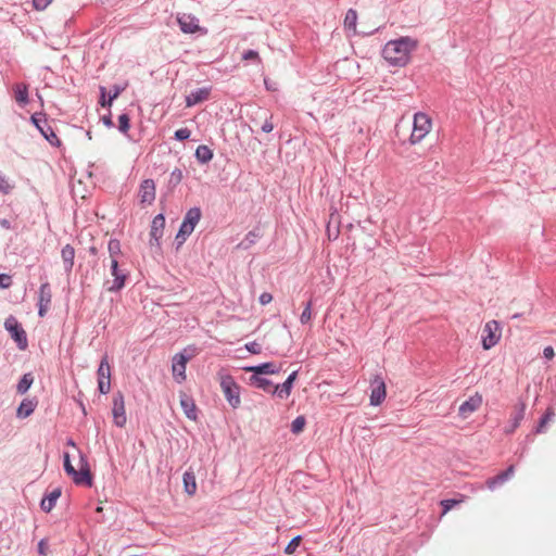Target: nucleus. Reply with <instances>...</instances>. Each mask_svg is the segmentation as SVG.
Segmentation results:
<instances>
[{
    "instance_id": "1",
    "label": "nucleus",
    "mask_w": 556,
    "mask_h": 556,
    "mask_svg": "<svg viewBox=\"0 0 556 556\" xmlns=\"http://www.w3.org/2000/svg\"><path fill=\"white\" fill-rule=\"evenodd\" d=\"M418 47V40L409 36L388 41L381 54L391 66L404 67L410 61V54Z\"/></svg>"
},
{
    "instance_id": "2",
    "label": "nucleus",
    "mask_w": 556,
    "mask_h": 556,
    "mask_svg": "<svg viewBox=\"0 0 556 556\" xmlns=\"http://www.w3.org/2000/svg\"><path fill=\"white\" fill-rule=\"evenodd\" d=\"M201 217L202 211L199 206L190 207L186 212L175 237L176 250H179V248L186 242L187 238L193 232Z\"/></svg>"
},
{
    "instance_id": "3",
    "label": "nucleus",
    "mask_w": 556,
    "mask_h": 556,
    "mask_svg": "<svg viewBox=\"0 0 556 556\" xmlns=\"http://www.w3.org/2000/svg\"><path fill=\"white\" fill-rule=\"evenodd\" d=\"M200 349L195 344H189L180 352L176 353L173 357L172 371L174 379L181 383L186 380V366L187 363L197 356Z\"/></svg>"
},
{
    "instance_id": "4",
    "label": "nucleus",
    "mask_w": 556,
    "mask_h": 556,
    "mask_svg": "<svg viewBox=\"0 0 556 556\" xmlns=\"http://www.w3.org/2000/svg\"><path fill=\"white\" fill-rule=\"evenodd\" d=\"M29 121L35 126V128L40 132V135L52 147L61 148L63 146L62 141L59 139L52 127L49 125L47 113L36 112L31 114Z\"/></svg>"
},
{
    "instance_id": "5",
    "label": "nucleus",
    "mask_w": 556,
    "mask_h": 556,
    "mask_svg": "<svg viewBox=\"0 0 556 556\" xmlns=\"http://www.w3.org/2000/svg\"><path fill=\"white\" fill-rule=\"evenodd\" d=\"M218 376L226 401L233 409L238 408L241 404L240 386L230 374L218 372Z\"/></svg>"
},
{
    "instance_id": "6",
    "label": "nucleus",
    "mask_w": 556,
    "mask_h": 556,
    "mask_svg": "<svg viewBox=\"0 0 556 556\" xmlns=\"http://www.w3.org/2000/svg\"><path fill=\"white\" fill-rule=\"evenodd\" d=\"M4 329L9 332L11 339L16 343V346L21 351H25L28 348L27 333L24 330L22 324L13 316L10 315L4 321Z\"/></svg>"
},
{
    "instance_id": "7",
    "label": "nucleus",
    "mask_w": 556,
    "mask_h": 556,
    "mask_svg": "<svg viewBox=\"0 0 556 556\" xmlns=\"http://www.w3.org/2000/svg\"><path fill=\"white\" fill-rule=\"evenodd\" d=\"M432 122L428 114L424 112H417L414 115L413 130L408 138L410 144L420 142L426 135L430 131Z\"/></svg>"
},
{
    "instance_id": "8",
    "label": "nucleus",
    "mask_w": 556,
    "mask_h": 556,
    "mask_svg": "<svg viewBox=\"0 0 556 556\" xmlns=\"http://www.w3.org/2000/svg\"><path fill=\"white\" fill-rule=\"evenodd\" d=\"M176 21L179 26V29L184 34L193 35L198 33L201 36L207 34V28L200 26L199 18L192 14H177Z\"/></svg>"
},
{
    "instance_id": "9",
    "label": "nucleus",
    "mask_w": 556,
    "mask_h": 556,
    "mask_svg": "<svg viewBox=\"0 0 556 556\" xmlns=\"http://www.w3.org/2000/svg\"><path fill=\"white\" fill-rule=\"evenodd\" d=\"M501 330V324L497 320H490L485 324L481 337L483 350H490L498 343Z\"/></svg>"
},
{
    "instance_id": "10",
    "label": "nucleus",
    "mask_w": 556,
    "mask_h": 556,
    "mask_svg": "<svg viewBox=\"0 0 556 556\" xmlns=\"http://www.w3.org/2000/svg\"><path fill=\"white\" fill-rule=\"evenodd\" d=\"M112 415L116 427L123 428L126 425L125 397L124 393L119 390L114 392L112 397Z\"/></svg>"
},
{
    "instance_id": "11",
    "label": "nucleus",
    "mask_w": 556,
    "mask_h": 556,
    "mask_svg": "<svg viewBox=\"0 0 556 556\" xmlns=\"http://www.w3.org/2000/svg\"><path fill=\"white\" fill-rule=\"evenodd\" d=\"M110 271L114 279L112 285L108 288V291L119 292L126 286L127 279L129 278V271L119 267L118 260L111 261Z\"/></svg>"
},
{
    "instance_id": "12",
    "label": "nucleus",
    "mask_w": 556,
    "mask_h": 556,
    "mask_svg": "<svg viewBox=\"0 0 556 556\" xmlns=\"http://www.w3.org/2000/svg\"><path fill=\"white\" fill-rule=\"evenodd\" d=\"M128 81H124L123 84H115L111 87L110 92H106V88L104 86L99 87L100 98L99 104L102 108H111L114 100L117 99L122 92H124L128 88Z\"/></svg>"
},
{
    "instance_id": "13",
    "label": "nucleus",
    "mask_w": 556,
    "mask_h": 556,
    "mask_svg": "<svg viewBox=\"0 0 556 556\" xmlns=\"http://www.w3.org/2000/svg\"><path fill=\"white\" fill-rule=\"evenodd\" d=\"M386 382L380 375H376L375 378L370 381L369 403L371 406H379L386 400Z\"/></svg>"
},
{
    "instance_id": "14",
    "label": "nucleus",
    "mask_w": 556,
    "mask_h": 556,
    "mask_svg": "<svg viewBox=\"0 0 556 556\" xmlns=\"http://www.w3.org/2000/svg\"><path fill=\"white\" fill-rule=\"evenodd\" d=\"M52 301L51 285L46 280L40 285L37 299L38 316L45 317L50 309Z\"/></svg>"
},
{
    "instance_id": "15",
    "label": "nucleus",
    "mask_w": 556,
    "mask_h": 556,
    "mask_svg": "<svg viewBox=\"0 0 556 556\" xmlns=\"http://www.w3.org/2000/svg\"><path fill=\"white\" fill-rule=\"evenodd\" d=\"M77 451H78V457H79V462H78L79 468L77 469L78 470V478H77L78 482H80V485L91 488L93 484V476H92V472L90 469L88 457L81 450L77 448Z\"/></svg>"
},
{
    "instance_id": "16",
    "label": "nucleus",
    "mask_w": 556,
    "mask_h": 556,
    "mask_svg": "<svg viewBox=\"0 0 556 556\" xmlns=\"http://www.w3.org/2000/svg\"><path fill=\"white\" fill-rule=\"evenodd\" d=\"M165 228V214L164 212L159 213L154 216L150 227V245L161 248V239Z\"/></svg>"
},
{
    "instance_id": "17",
    "label": "nucleus",
    "mask_w": 556,
    "mask_h": 556,
    "mask_svg": "<svg viewBox=\"0 0 556 556\" xmlns=\"http://www.w3.org/2000/svg\"><path fill=\"white\" fill-rule=\"evenodd\" d=\"M139 202L141 205H151L155 200V182L151 178L143 179L138 191Z\"/></svg>"
},
{
    "instance_id": "18",
    "label": "nucleus",
    "mask_w": 556,
    "mask_h": 556,
    "mask_svg": "<svg viewBox=\"0 0 556 556\" xmlns=\"http://www.w3.org/2000/svg\"><path fill=\"white\" fill-rule=\"evenodd\" d=\"M526 401L522 399L518 400V403L515 406V410L509 420V425L505 428V433L510 434L516 431V429L520 426L522 419L525 418L526 413Z\"/></svg>"
},
{
    "instance_id": "19",
    "label": "nucleus",
    "mask_w": 556,
    "mask_h": 556,
    "mask_svg": "<svg viewBox=\"0 0 556 556\" xmlns=\"http://www.w3.org/2000/svg\"><path fill=\"white\" fill-rule=\"evenodd\" d=\"M298 375L299 370H294L287 377V379L281 384L275 386L273 395L281 400L288 399L292 392Z\"/></svg>"
},
{
    "instance_id": "20",
    "label": "nucleus",
    "mask_w": 556,
    "mask_h": 556,
    "mask_svg": "<svg viewBox=\"0 0 556 556\" xmlns=\"http://www.w3.org/2000/svg\"><path fill=\"white\" fill-rule=\"evenodd\" d=\"M179 397L180 406L186 417L192 421H197L199 419V409L193 397L185 392H181Z\"/></svg>"
},
{
    "instance_id": "21",
    "label": "nucleus",
    "mask_w": 556,
    "mask_h": 556,
    "mask_svg": "<svg viewBox=\"0 0 556 556\" xmlns=\"http://www.w3.org/2000/svg\"><path fill=\"white\" fill-rule=\"evenodd\" d=\"M211 92L212 86H206L192 90L189 94L185 97L186 106L191 108L208 100Z\"/></svg>"
},
{
    "instance_id": "22",
    "label": "nucleus",
    "mask_w": 556,
    "mask_h": 556,
    "mask_svg": "<svg viewBox=\"0 0 556 556\" xmlns=\"http://www.w3.org/2000/svg\"><path fill=\"white\" fill-rule=\"evenodd\" d=\"M482 404V395L475 393L468 400L463 402L458 408V415L462 418H467L470 414L476 412Z\"/></svg>"
},
{
    "instance_id": "23",
    "label": "nucleus",
    "mask_w": 556,
    "mask_h": 556,
    "mask_svg": "<svg viewBox=\"0 0 556 556\" xmlns=\"http://www.w3.org/2000/svg\"><path fill=\"white\" fill-rule=\"evenodd\" d=\"M244 370L257 376L277 375L281 371V366H277L274 362H264L254 366L245 367Z\"/></svg>"
},
{
    "instance_id": "24",
    "label": "nucleus",
    "mask_w": 556,
    "mask_h": 556,
    "mask_svg": "<svg viewBox=\"0 0 556 556\" xmlns=\"http://www.w3.org/2000/svg\"><path fill=\"white\" fill-rule=\"evenodd\" d=\"M515 472V465L508 466L505 470L498 472L497 475L490 477L485 481V485L490 490H495L501 486L504 482H506Z\"/></svg>"
},
{
    "instance_id": "25",
    "label": "nucleus",
    "mask_w": 556,
    "mask_h": 556,
    "mask_svg": "<svg viewBox=\"0 0 556 556\" xmlns=\"http://www.w3.org/2000/svg\"><path fill=\"white\" fill-rule=\"evenodd\" d=\"M37 405H38L37 397L23 399L16 408V417L20 419H25V418L29 417L35 412Z\"/></svg>"
},
{
    "instance_id": "26",
    "label": "nucleus",
    "mask_w": 556,
    "mask_h": 556,
    "mask_svg": "<svg viewBox=\"0 0 556 556\" xmlns=\"http://www.w3.org/2000/svg\"><path fill=\"white\" fill-rule=\"evenodd\" d=\"M62 494V489L60 486L54 488L51 492L46 493L45 496L40 501V509L45 513H50L56 504V501L60 498Z\"/></svg>"
},
{
    "instance_id": "27",
    "label": "nucleus",
    "mask_w": 556,
    "mask_h": 556,
    "mask_svg": "<svg viewBox=\"0 0 556 556\" xmlns=\"http://www.w3.org/2000/svg\"><path fill=\"white\" fill-rule=\"evenodd\" d=\"M262 237L263 232L261 227L256 226L245 235L244 239L237 244L236 249L247 251L253 247Z\"/></svg>"
},
{
    "instance_id": "28",
    "label": "nucleus",
    "mask_w": 556,
    "mask_h": 556,
    "mask_svg": "<svg viewBox=\"0 0 556 556\" xmlns=\"http://www.w3.org/2000/svg\"><path fill=\"white\" fill-rule=\"evenodd\" d=\"M61 257L64 266V271L70 275L74 267L75 249L72 244H66L61 250Z\"/></svg>"
},
{
    "instance_id": "29",
    "label": "nucleus",
    "mask_w": 556,
    "mask_h": 556,
    "mask_svg": "<svg viewBox=\"0 0 556 556\" xmlns=\"http://www.w3.org/2000/svg\"><path fill=\"white\" fill-rule=\"evenodd\" d=\"M249 383H250V386L255 387V388L263 390L264 392L273 395L275 386L271 380H269L263 376L251 375L249 378Z\"/></svg>"
},
{
    "instance_id": "30",
    "label": "nucleus",
    "mask_w": 556,
    "mask_h": 556,
    "mask_svg": "<svg viewBox=\"0 0 556 556\" xmlns=\"http://www.w3.org/2000/svg\"><path fill=\"white\" fill-rule=\"evenodd\" d=\"M555 416L553 407H547L545 413L540 417L538 425L533 428L532 432L527 435V440H530L532 434H539L545 432L546 425Z\"/></svg>"
},
{
    "instance_id": "31",
    "label": "nucleus",
    "mask_w": 556,
    "mask_h": 556,
    "mask_svg": "<svg viewBox=\"0 0 556 556\" xmlns=\"http://www.w3.org/2000/svg\"><path fill=\"white\" fill-rule=\"evenodd\" d=\"M184 491L188 495H194L197 492L195 475L191 468L185 471L182 476Z\"/></svg>"
},
{
    "instance_id": "32",
    "label": "nucleus",
    "mask_w": 556,
    "mask_h": 556,
    "mask_svg": "<svg viewBox=\"0 0 556 556\" xmlns=\"http://www.w3.org/2000/svg\"><path fill=\"white\" fill-rule=\"evenodd\" d=\"M14 97L16 102L21 106H25L29 102V96H28V86L24 83L15 84L14 85Z\"/></svg>"
},
{
    "instance_id": "33",
    "label": "nucleus",
    "mask_w": 556,
    "mask_h": 556,
    "mask_svg": "<svg viewBox=\"0 0 556 556\" xmlns=\"http://www.w3.org/2000/svg\"><path fill=\"white\" fill-rule=\"evenodd\" d=\"M111 366L109 364V356L104 354L100 361L97 369V381L111 380Z\"/></svg>"
},
{
    "instance_id": "34",
    "label": "nucleus",
    "mask_w": 556,
    "mask_h": 556,
    "mask_svg": "<svg viewBox=\"0 0 556 556\" xmlns=\"http://www.w3.org/2000/svg\"><path fill=\"white\" fill-rule=\"evenodd\" d=\"M213 156V150L205 144H201L195 149L194 157L202 165L210 163Z\"/></svg>"
},
{
    "instance_id": "35",
    "label": "nucleus",
    "mask_w": 556,
    "mask_h": 556,
    "mask_svg": "<svg viewBox=\"0 0 556 556\" xmlns=\"http://www.w3.org/2000/svg\"><path fill=\"white\" fill-rule=\"evenodd\" d=\"M356 23H357V12L354 9H349L345 17H344V29L346 31H352L353 35H357L356 30Z\"/></svg>"
},
{
    "instance_id": "36",
    "label": "nucleus",
    "mask_w": 556,
    "mask_h": 556,
    "mask_svg": "<svg viewBox=\"0 0 556 556\" xmlns=\"http://www.w3.org/2000/svg\"><path fill=\"white\" fill-rule=\"evenodd\" d=\"M63 468L67 476L72 477L73 482L76 485H80V482H78V470L72 465L71 456L67 452H64L63 454Z\"/></svg>"
},
{
    "instance_id": "37",
    "label": "nucleus",
    "mask_w": 556,
    "mask_h": 556,
    "mask_svg": "<svg viewBox=\"0 0 556 556\" xmlns=\"http://www.w3.org/2000/svg\"><path fill=\"white\" fill-rule=\"evenodd\" d=\"M33 383H34V376H33V374L31 372L24 374L21 377V379H20V381H18V383L16 386L17 394L23 395V394L27 393V391L30 389Z\"/></svg>"
},
{
    "instance_id": "38",
    "label": "nucleus",
    "mask_w": 556,
    "mask_h": 556,
    "mask_svg": "<svg viewBox=\"0 0 556 556\" xmlns=\"http://www.w3.org/2000/svg\"><path fill=\"white\" fill-rule=\"evenodd\" d=\"M108 251L112 260H118V256L122 255V245L121 241L116 238H111L108 243Z\"/></svg>"
},
{
    "instance_id": "39",
    "label": "nucleus",
    "mask_w": 556,
    "mask_h": 556,
    "mask_svg": "<svg viewBox=\"0 0 556 556\" xmlns=\"http://www.w3.org/2000/svg\"><path fill=\"white\" fill-rule=\"evenodd\" d=\"M131 127V124H130V116L128 113H122L121 115H118V131L122 132L123 135H128V131Z\"/></svg>"
},
{
    "instance_id": "40",
    "label": "nucleus",
    "mask_w": 556,
    "mask_h": 556,
    "mask_svg": "<svg viewBox=\"0 0 556 556\" xmlns=\"http://www.w3.org/2000/svg\"><path fill=\"white\" fill-rule=\"evenodd\" d=\"M184 175L182 170L180 168H175L169 176L168 179V189L173 190L175 189L182 180Z\"/></svg>"
},
{
    "instance_id": "41",
    "label": "nucleus",
    "mask_w": 556,
    "mask_h": 556,
    "mask_svg": "<svg viewBox=\"0 0 556 556\" xmlns=\"http://www.w3.org/2000/svg\"><path fill=\"white\" fill-rule=\"evenodd\" d=\"M305 425L306 418L303 415L298 416L292 420L290 430L293 434H299L304 430Z\"/></svg>"
},
{
    "instance_id": "42",
    "label": "nucleus",
    "mask_w": 556,
    "mask_h": 556,
    "mask_svg": "<svg viewBox=\"0 0 556 556\" xmlns=\"http://www.w3.org/2000/svg\"><path fill=\"white\" fill-rule=\"evenodd\" d=\"M301 541H302V535H296V536L292 538L285 547V551H283L285 554H287V555L293 554L296 551V548L299 547Z\"/></svg>"
},
{
    "instance_id": "43",
    "label": "nucleus",
    "mask_w": 556,
    "mask_h": 556,
    "mask_svg": "<svg viewBox=\"0 0 556 556\" xmlns=\"http://www.w3.org/2000/svg\"><path fill=\"white\" fill-rule=\"evenodd\" d=\"M312 305H313L312 300L306 302L304 309L300 316V321L302 325H306L312 319Z\"/></svg>"
},
{
    "instance_id": "44",
    "label": "nucleus",
    "mask_w": 556,
    "mask_h": 556,
    "mask_svg": "<svg viewBox=\"0 0 556 556\" xmlns=\"http://www.w3.org/2000/svg\"><path fill=\"white\" fill-rule=\"evenodd\" d=\"M460 501L456 498H444L441 501L440 505L442 507V514H446L452 508H454L456 505H458Z\"/></svg>"
},
{
    "instance_id": "45",
    "label": "nucleus",
    "mask_w": 556,
    "mask_h": 556,
    "mask_svg": "<svg viewBox=\"0 0 556 556\" xmlns=\"http://www.w3.org/2000/svg\"><path fill=\"white\" fill-rule=\"evenodd\" d=\"M190 136H191V130L187 127L179 128L174 132V139L177 141H180V142L189 139Z\"/></svg>"
},
{
    "instance_id": "46",
    "label": "nucleus",
    "mask_w": 556,
    "mask_h": 556,
    "mask_svg": "<svg viewBox=\"0 0 556 556\" xmlns=\"http://www.w3.org/2000/svg\"><path fill=\"white\" fill-rule=\"evenodd\" d=\"M242 60L261 62L260 54L256 50L249 49L242 53Z\"/></svg>"
},
{
    "instance_id": "47",
    "label": "nucleus",
    "mask_w": 556,
    "mask_h": 556,
    "mask_svg": "<svg viewBox=\"0 0 556 556\" xmlns=\"http://www.w3.org/2000/svg\"><path fill=\"white\" fill-rule=\"evenodd\" d=\"M48 551H49L48 539L43 538L37 544V552H38L39 556H47Z\"/></svg>"
},
{
    "instance_id": "48",
    "label": "nucleus",
    "mask_w": 556,
    "mask_h": 556,
    "mask_svg": "<svg viewBox=\"0 0 556 556\" xmlns=\"http://www.w3.org/2000/svg\"><path fill=\"white\" fill-rule=\"evenodd\" d=\"M13 189V186L9 184L7 178L0 175V192L3 194H10Z\"/></svg>"
},
{
    "instance_id": "49",
    "label": "nucleus",
    "mask_w": 556,
    "mask_h": 556,
    "mask_svg": "<svg viewBox=\"0 0 556 556\" xmlns=\"http://www.w3.org/2000/svg\"><path fill=\"white\" fill-rule=\"evenodd\" d=\"M111 390V380L98 381V392L102 395H106Z\"/></svg>"
},
{
    "instance_id": "50",
    "label": "nucleus",
    "mask_w": 556,
    "mask_h": 556,
    "mask_svg": "<svg viewBox=\"0 0 556 556\" xmlns=\"http://www.w3.org/2000/svg\"><path fill=\"white\" fill-rule=\"evenodd\" d=\"M245 350L251 354H261L262 345L256 341H252L245 344Z\"/></svg>"
},
{
    "instance_id": "51",
    "label": "nucleus",
    "mask_w": 556,
    "mask_h": 556,
    "mask_svg": "<svg viewBox=\"0 0 556 556\" xmlns=\"http://www.w3.org/2000/svg\"><path fill=\"white\" fill-rule=\"evenodd\" d=\"M273 115L270 114L268 117L265 118L263 125L261 126V130L263 132L269 134L274 129V124L271 122Z\"/></svg>"
},
{
    "instance_id": "52",
    "label": "nucleus",
    "mask_w": 556,
    "mask_h": 556,
    "mask_svg": "<svg viewBox=\"0 0 556 556\" xmlns=\"http://www.w3.org/2000/svg\"><path fill=\"white\" fill-rule=\"evenodd\" d=\"M12 285V277L8 274H0V289H8Z\"/></svg>"
},
{
    "instance_id": "53",
    "label": "nucleus",
    "mask_w": 556,
    "mask_h": 556,
    "mask_svg": "<svg viewBox=\"0 0 556 556\" xmlns=\"http://www.w3.org/2000/svg\"><path fill=\"white\" fill-rule=\"evenodd\" d=\"M52 2V0H33V8L36 11H43Z\"/></svg>"
},
{
    "instance_id": "54",
    "label": "nucleus",
    "mask_w": 556,
    "mask_h": 556,
    "mask_svg": "<svg viewBox=\"0 0 556 556\" xmlns=\"http://www.w3.org/2000/svg\"><path fill=\"white\" fill-rule=\"evenodd\" d=\"M101 122L102 124L106 127V128H113L114 127V123H113V119H112V113L111 111H109L108 114L101 116Z\"/></svg>"
},
{
    "instance_id": "55",
    "label": "nucleus",
    "mask_w": 556,
    "mask_h": 556,
    "mask_svg": "<svg viewBox=\"0 0 556 556\" xmlns=\"http://www.w3.org/2000/svg\"><path fill=\"white\" fill-rule=\"evenodd\" d=\"M379 245V241L375 238L369 237L368 241L364 243V248L371 252Z\"/></svg>"
},
{
    "instance_id": "56",
    "label": "nucleus",
    "mask_w": 556,
    "mask_h": 556,
    "mask_svg": "<svg viewBox=\"0 0 556 556\" xmlns=\"http://www.w3.org/2000/svg\"><path fill=\"white\" fill-rule=\"evenodd\" d=\"M273 301V295L269 292H263L258 302L261 305H267Z\"/></svg>"
},
{
    "instance_id": "57",
    "label": "nucleus",
    "mask_w": 556,
    "mask_h": 556,
    "mask_svg": "<svg viewBox=\"0 0 556 556\" xmlns=\"http://www.w3.org/2000/svg\"><path fill=\"white\" fill-rule=\"evenodd\" d=\"M340 230L337 226L333 230L330 228V225L327 226V236L329 240H336L339 237Z\"/></svg>"
},
{
    "instance_id": "58",
    "label": "nucleus",
    "mask_w": 556,
    "mask_h": 556,
    "mask_svg": "<svg viewBox=\"0 0 556 556\" xmlns=\"http://www.w3.org/2000/svg\"><path fill=\"white\" fill-rule=\"evenodd\" d=\"M0 226L7 230L15 229L14 225L12 224V220L8 218H0Z\"/></svg>"
},
{
    "instance_id": "59",
    "label": "nucleus",
    "mask_w": 556,
    "mask_h": 556,
    "mask_svg": "<svg viewBox=\"0 0 556 556\" xmlns=\"http://www.w3.org/2000/svg\"><path fill=\"white\" fill-rule=\"evenodd\" d=\"M555 355V352H554V349L553 346L548 345V346H545L544 350H543V356L546 358V359H552Z\"/></svg>"
},
{
    "instance_id": "60",
    "label": "nucleus",
    "mask_w": 556,
    "mask_h": 556,
    "mask_svg": "<svg viewBox=\"0 0 556 556\" xmlns=\"http://www.w3.org/2000/svg\"><path fill=\"white\" fill-rule=\"evenodd\" d=\"M81 396H83V392L80 391L78 393V397H75V401L76 403L78 404L79 408L81 409V413L86 416L87 415V410H86V406L81 400Z\"/></svg>"
},
{
    "instance_id": "61",
    "label": "nucleus",
    "mask_w": 556,
    "mask_h": 556,
    "mask_svg": "<svg viewBox=\"0 0 556 556\" xmlns=\"http://www.w3.org/2000/svg\"><path fill=\"white\" fill-rule=\"evenodd\" d=\"M264 85H265L266 90H268V91H276L277 90L276 83H273L268 78H264Z\"/></svg>"
},
{
    "instance_id": "62",
    "label": "nucleus",
    "mask_w": 556,
    "mask_h": 556,
    "mask_svg": "<svg viewBox=\"0 0 556 556\" xmlns=\"http://www.w3.org/2000/svg\"><path fill=\"white\" fill-rule=\"evenodd\" d=\"M66 445L67 446H72V447H77L76 442L74 441L73 438H67L66 439Z\"/></svg>"
},
{
    "instance_id": "63",
    "label": "nucleus",
    "mask_w": 556,
    "mask_h": 556,
    "mask_svg": "<svg viewBox=\"0 0 556 556\" xmlns=\"http://www.w3.org/2000/svg\"><path fill=\"white\" fill-rule=\"evenodd\" d=\"M88 251L91 255H97L98 253V249L94 245H91Z\"/></svg>"
},
{
    "instance_id": "64",
    "label": "nucleus",
    "mask_w": 556,
    "mask_h": 556,
    "mask_svg": "<svg viewBox=\"0 0 556 556\" xmlns=\"http://www.w3.org/2000/svg\"><path fill=\"white\" fill-rule=\"evenodd\" d=\"M86 136L88 137V139H90V140L92 139V134H91V131H90V130H88V131L86 132Z\"/></svg>"
}]
</instances>
